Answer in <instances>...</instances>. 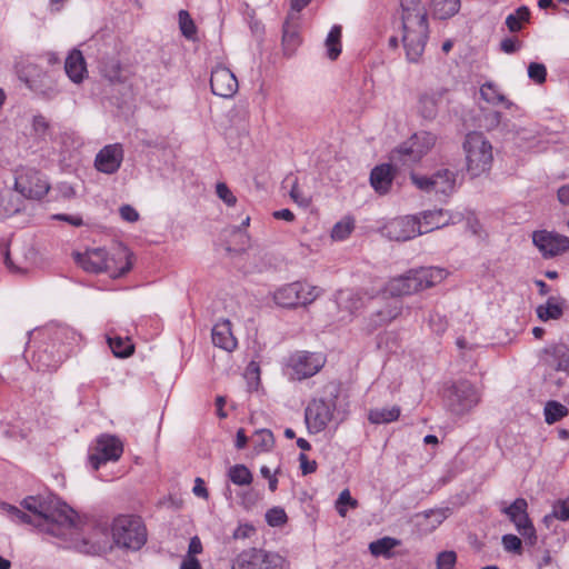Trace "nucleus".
Listing matches in <instances>:
<instances>
[{"label": "nucleus", "instance_id": "473e14b6", "mask_svg": "<svg viewBox=\"0 0 569 569\" xmlns=\"http://www.w3.org/2000/svg\"><path fill=\"white\" fill-rule=\"evenodd\" d=\"M480 97L492 106L502 104L506 109L513 107V103L507 99L499 87L492 81H487L480 87Z\"/></svg>", "mask_w": 569, "mask_h": 569}, {"label": "nucleus", "instance_id": "423d86ee", "mask_svg": "<svg viewBox=\"0 0 569 569\" xmlns=\"http://www.w3.org/2000/svg\"><path fill=\"white\" fill-rule=\"evenodd\" d=\"M467 170L471 177H478L491 167L492 146L481 132H469L463 142Z\"/></svg>", "mask_w": 569, "mask_h": 569}, {"label": "nucleus", "instance_id": "774afa93", "mask_svg": "<svg viewBox=\"0 0 569 569\" xmlns=\"http://www.w3.org/2000/svg\"><path fill=\"white\" fill-rule=\"evenodd\" d=\"M180 569H201V565L194 557L186 556L181 562Z\"/></svg>", "mask_w": 569, "mask_h": 569}, {"label": "nucleus", "instance_id": "c9c22d12", "mask_svg": "<svg viewBox=\"0 0 569 569\" xmlns=\"http://www.w3.org/2000/svg\"><path fill=\"white\" fill-rule=\"evenodd\" d=\"M341 36L342 28L339 24H335L325 41V46L327 49V57L330 60H337L341 53Z\"/></svg>", "mask_w": 569, "mask_h": 569}, {"label": "nucleus", "instance_id": "2eb2a0df", "mask_svg": "<svg viewBox=\"0 0 569 569\" xmlns=\"http://www.w3.org/2000/svg\"><path fill=\"white\" fill-rule=\"evenodd\" d=\"M527 509V500L523 498H517L510 506L503 507L501 512L509 518L523 539L532 546L537 541V535Z\"/></svg>", "mask_w": 569, "mask_h": 569}, {"label": "nucleus", "instance_id": "4468645a", "mask_svg": "<svg viewBox=\"0 0 569 569\" xmlns=\"http://www.w3.org/2000/svg\"><path fill=\"white\" fill-rule=\"evenodd\" d=\"M456 176L457 174L449 169H441L430 177L412 173L411 180L420 190L449 197L456 190Z\"/></svg>", "mask_w": 569, "mask_h": 569}, {"label": "nucleus", "instance_id": "f704fd0d", "mask_svg": "<svg viewBox=\"0 0 569 569\" xmlns=\"http://www.w3.org/2000/svg\"><path fill=\"white\" fill-rule=\"evenodd\" d=\"M400 407L392 406L390 408L371 409L368 413V420L373 425H382L393 422L400 417Z\"/></svg>", "mask_w": 569, "mask_h": 569}, {"label": "nucleus", "instance_id": "6ab92c4d", "mask_svg": "<svg viewBox=\"0 0 569 569\" xmlns=\"http://www.w3.org/2000/svg\"><path fill=\"white\" fill-rule=\"evenodd\" d=\"M450 90L440 86L429 88L420 92L417 101V111L426 120H433L439 111L440 104L447 100Z\"/></svg>", "mask_w": 569, "mask_h": 569}, {"label": "nucleus", "instance_id": "0eeeda50", "mask_svg": "<svg viewBox=\"0 0 569 569\" xmlns=\"http://www.w3.org/2000/svg\"><path fill=\"white\" fill-rule=\"evenodd\" d=\"M321 293V289L306 281H293L277 288L272 293L274 303L280 308L296 309L311 305Z\"/></svg>", "mask_w": 569, "mask_h": 569}, {"label": "nucleus", "instance_id": "052dcab7", "mask_svg": "<svg viewBox=\"0 0 569 569\" xmlns=\"http://www.w3.org/2000/svg\"><path fill=\"white\" fill-rule=\"evenodd\" d=\"M120 217L128 222H136L139 219L138 211L130 204H123L120 207Z\"/></svg>", "mask_w": 569, "mask_h": 569}, {"label": "nucleus", "instance_id": "8fccbe9b", "mask_svg": "<svg viewBox=\"0 0 569 569\" xmlns=\"http://www.w3.org/2000/svg\"><path fill=\"white\" fill-rule=\"evenodd\" d=\"M457 562V555L455 551H441L437 556V569H453Z\"/></svg>", "mask_w": 569, "mask_h": 569}, {"label": "nucleus", "instance_id": "49530a36", "mask_svg": "<svg viewBox=\"0 0 569 569\" xmlns=\"http://www.w3.org/2000/svg\"><path fill=\"white\" fill-rule=\"evenodd\" d=\"M357 508L358 501L353 499L348 489H345L340 492L337 501H336V510L340 517L347 516V507Z\"/></svg>", "mask_w": 569, "mask_h": 569}, {"label": "nucleus", "instance_id": "6e6d98bb", "mask_svg": "<svg viewBox=\"0 0 569 569\" xmlns=\"http://www.w3.org/2000/svg\"><path fill=\"white\" fill-rule=\"evenodd\" d=\"M291 199L301 207H308L311 203V198L306 196L299 188L297 181L293 183L290 190Z\"/></svg>", "mask_w": 569, "mask_h": 569}, {"label": "nucleus", "instance_id": "69168bd1", "mask_svg": "<svg viewBox=\"0 0 569 569\" xmlns=\"http://www.w3.org/2000/svg\"><path fill=\"white\" fill-rule=\"evenodd\" d=\"M399 312H400V307L395 306L393 308H389L386 311H379L378 317L380 318L381 322H389L392 319L397 318Z\"/></svg>", "mask_w": 569, "mask_h": 569}, {"label": "nucleus", "instance_id": "a18cd8bd", "mask_svg": "<svg viewBox=\"0 0 569 569\" xmlns=\"http://www.w3.org/2000/svg\"><path fill=\"white\" fill-rule=\"evenodd\" d=\"M254 448L259 451H267L272 448L274 443L273 435L268 429H260L254 433Z\"/></svg>", "mask_w": 569, "mask_h": 569}, {"label": "nucleus", "instance_id": "c03bdc74", "mask_svg": "<svg viewBox=\"0 0 569 569\" xmlns=\"http://www.w3.org/2000/svg\"><path fill=\"white\" fill-rule=\"evenodd\" d=\"M179 28H180V31L181 33L187 38V39H194L196 34H197V27L191 18V16L189 14V12L187 10H180L179 11Z\"/></svg>", "mask_w": 569, "mask_h": 569}, {"label": "nucleus", "instance_id": "f03ea898", "mask_svg": "<svg viewBox=\"0 0 569 569\" xmlns=\"http://www.w3.org/2000/svg\"><path fill=\"white\" fill-rule=\"evenodd\" d=\"M401 41L409 62H419L428 40L427 11L421 0H401Z\"/></svg>", "mask_w": 569, "mask_h": 569}, {"label": "nucleus", "instance_id": "58836bf2", "mask_svg": "<svg viewBox=\"0 0 569 569\" xmlns=\"http://www.w3.org/2000/svg\"><path fill=\"white\" fill-rule=\"evenodd\" d=\"M569 413V409L556 400H550L546 403L543 409L545 415V421L548 425H553L561 420L562 418L567 417Z\"/></svg>", "mask_w": 569, "mask_h": 569}, {"label": "nucleus", "instance_id": "6e6552de", "mask_svg": "<svg viewBox=\"0 0 569 569\" xmlns=\"http://www.w3.org/2000/svg\"><path fill=\"white\" fill-rule=\"evenodd\" d=\"M480 401L476 387L468 380H459L443 390V403L456 416L470 412Z\"/></svg>", "mask_w": 569, "mask_h": 569}, {"label": "nucleus", "instance_id": "2f4dec72", "mask_svg": "<svg viewBox=\"0 0 569 569\" xmlns=\"http://www.w3.org/2000/svg\"><path fill=\"white\" fill-rule=\"evenodd\" d=\"M298 14L290 10L282 27V44L288 54H291L300 43L297 24L292 23V20L298 19Z\"/></svg>", "mask_w": 569, "mask_h": 569}, {"label": "nucleus", "instance_id": "c756f323", "mask_svg": "<svg viewBox=\"0 0 569 569\" xmlns=\"http://www.w3.org/2000/svg\"><path fill=\"white\" fill-rule=\"evenodd\" d=\"M567 308L566 300L559 297H549L545 305H540L536 309L537 317L541 321L558 320L563 316Z\"/></svg>", "mask_w": 569, "mask_h": 569}, {"label": "nucleus", "instance_id": "5701e85b", "mask_svg": "<svg viewBox=\"0 0 569 569\" xmlns=\"http://www.w3.org/2000/svg\"><path fill=\"white\" fill-rule=\"evenodd\" d=\"M123 154L122 144H107L97 153L94 167L98 171L106 174L116 173L121 167Z\"/></svg>", "mask_w": 569, "mask_h": 569}, {"label": "nucleus", "instance_id": "39448f33", "mask_svg": "<svg viewBox=\"0 0 569 569\" xmlns=\"http://www.w3.org/2000/svg\"><path fill=\"white\" fill-rule=\"evenodd\" d=\"M326 389L328 398L312 399L305 411L307 428L311 433L323 431L335 417L340 389L336 383L328 385Z\"/></svg>", "mask_w": 569, "mask_h": 569}, {"label": "nucleus", "instance_id": "c85d7f7f", "mask_svg": "<svg viewBox=\"0 0 569 569\" xmlns=\"http://www.w3.org/2000/svg\"><path fill=\"white\" fill-rule=\"evenodd\" d=\"M393 179V168L391 164H380L375 167L370 173V183L380 194L389 191Z\"/></svg>", "mask_w": 569, "mask_h": 569}, {"label": "nucleus", "instance_id": "b1692460", "mask_svg": "<svg viewBox=\"0 0 569 569\" xmlns=\"http://www.w3.org/2000/svg\"><path fill=\"white\" fill-rule=\"evenodd\" d=\"M419 227H421L420 234L431 232L436 229L443 228L449 223H456L462 220L461 214H450L443 209L427 210L419 216Z\"/></svg>", "mask_w": 569, "mask_h": 569}, {"label": "nucleus", "instance_id": "dca6fc26", "mask_svg": "<svg viewBox=\"0 0 569 569\" xmlns=\"http://www.w3.org/2000/svg\"><path fill=\"white\" fill-rule=\"evenodd\" d=\"M436 134L428 131L416 132L407 142L396 150L403 163L418 162L436 144Z\"/></svg>", "mask_w": 569, "mask_h": 569}, {"label": "nucleus", "instance_id": "e433bc0d", "mask_svg": "<svg viewBox=\"0 0 569 569\" xmlns=\"http://www.w3.org/2000/svg\"><path fill=\"white\" fill-rule=\"evenodd\" d=\"M108 345L112 351V353L118 358H127L131 356L134 351V346L131 342L130 338L114 336L108 337Z\"/></svg>", "mask_w": 569, "mask_h": 569}, {"label": "nucleus", "instance_id": "393cba45", "mask_svg": "<svg viewBox=\"0 0 569 569\" xmlns=\"http://www.w3.org/2000/svg\"><path fill=\"white\" fill-rule=\"evenodd\" d=\"M106 249L93 248L84 252H74L76 262L87 272L101 273L106 270Z\"/></svg>", "mask_w": 569, "mask_h": 569}, {"label": "nucleus", "instance_id": "ea45409f", "mask_svg": "<svg viewBox=\"0 0 569 569\" xmlns=\"http://www.w3.org/2000/svg\"><path fill=\"white\" fill-rule=\"evenodd\" d=\"M529 19L530 10L526 6H521L506 18V26L510 32H518L522 28L521 23L528 22Z\"/></svg>", "mask_w": 569, "mask_h": 569}, {"label": "nucleus", "instance_id": "13d9d810", "mask_svg": "<svg viewBox=\"0 0 569 569\" xmlns=\"http://www.w3.org/2000/svg\"><path fill=\"white\" fill-rule=\"evenodd\" d=\"M300 469L302 475H309L317 470V462L315 460H309L306 453L299 455Z\"/></svg>", "mask_w": 569, "mask_h": 569}, {"label": "nucleus", "instance_id": "ddd939ff", "mask_svg": "<svg viewBox=\"0 0 569 569\" xmlns=\"http://www.w3.org/2000/svg\"><path fill=\"white\" fill-rule=\"evenodd\" d=\"M540 365L545 368V381H551L553 372L569 376V347L563 342L548 345L541 350Z\"/></svg>", "mask_w": 569, "mask_h": 569}, {"label": "nucleus", "instance_id": "72a5a7b5", "mask_svg": "<svg viewBox=\"0 0 569 569\" xmlns=\"http://www.w3.org/2000/svg\"><path fill=\"white\" fill-rule=\"evenodd\" d=\"M400 540L392 537H383L369 543V551L375 557L390 559L393 556L392 549L400 546Z\"/></svg>", "mask_w": 569, "mask_h": 569}, {"label": "nucleus", "instance_id": "864d4df0", "mask_svg": "<svg viewBox=\"0 0 569 569\" xmlns=\"http://www.w3.org/2000/svg\"><path fill=\"white\" fill-rule=\"evenodd\" d=\"M552 516L561 521L569 520V497L553 505Z\"/></svg>", "mask_w": 569, "mask_h": 569}, {"label": "nucleus", "instance_id": "1a4fd4ad", "mask_svg": "<svg viewBox=\"0 0 569 569\" xmlns=\"http://www.w3.org/2000/svg\"><path fill=\"white\" fill-rule=\"evenodd\" d=\"M19 79L34 93L51 100L59 93V88L52 72L44 71L34 62H26L18 69Z\"/></svg>", "mask_w": 569, "mask_h": 569}, {"label": "nucleus", "instance_id": "f257e3e1", "mask_svg": "<svg viewBox=\"0 0 569 569\" xmlns=\"http://www.w3.org/2000/svg\"><path fill=\"white\" fill-rule=\"evenodd\" d=\"M21 506L29 513L16 506L1 503L2 510L12 521L31 525L54 537H64L76 526L77 512L57 499L30 496L22 500Z\"/></svg>", "mask_w": 569, "mask_h": 569}, {"label": "nucleus", "instance_id": "bf43d9fd", "mask_svg": "<svg viewBox=\"0 0 569 569\" xmlns=\"http://www.w3.org/2000/svg\"><path fill=\"white\" fill-rule=\"evenodd\" d=\"M32 128L37 134L43 136L49 129V122L43 116L38 114L33 117Z\"/></svg>", "mask_w": 569, "mask_h": 569}, {"label": "nucleus", "instance_id": "338daca9", "mask_svg": "<svg viewBox=\"0 0 569 569\" xmlns=\"http://www.w3.org/2000/svg\"><path fill=\"white\" fill-rule=\"evenodd\" d=\"M201 552H202L201 540L199 539V537L194 536L190 539L187 556L194 557L196 555H199Z\"/></svg>", "mask_w": 569, "mask_h": 569}, {"label": "nucleus", "instance_id": "9b49d317", "mask_svg": "<svg viewBox=\"0 0 569 569\" xmlns=\"http://www.w3.org/2000/svg\"><path fill=\"white\" fill-rule=\"evenodd\" d=\"M14 190L31 200H41L50 190L47 178L33 168H21L16 172Z\"/></svg>", "mask_w": 569, "mask_h": 569}, {"label": "nucleus", "instance_id": "5fc2aeb1", "mask_svg": "<svg viewBox=\"0 0 569 569\" xmlns=\"http://www.w3.org/2000/svg\"><path fill=\"white\" fill-rule=\"evenodd\" d=\"M256 533V528L251 523H239L232 533L233 539L244 540L251 538Z\"/></svg>", "mask_w": 569, "mask_h": 569}, {"label": "nucleus", "instance_id": "20e7f679", "mask_svg": "<svg viewBox=\"0 0 569 569\" xmlns=\"http://www.w3.org/2000/svg\"><path fill=\"white\" fill-rule=\"evenodd\" d=\"M447 271L437 267L410 270L403 276L395 278L389 283V291L393 296H407L428 289L441 282Z\"/></svg>", "mask_w": 569, "mask_h": 569}, {"label": "nucleus", "instance_id": "79ce46f5", "mask_svg": "<svg viewBox=\"0 0 569 569\" xmlns=\"http://www.w3.org/2000/svg\"><path fill=\"white\" fill-rule=\"evenodd\" d=\"M355 229V219L345 217L338 221L331 229V239L335 241L346 240Z\"/></svg>", "mask_w": 569, "mask_h": 569}, {"label": "nucleus", "instance_id": "3c124183", "mask_svg": "<svg viewBox=\"0 0 569 569\" xmlns=\"http://www.w3.org/2000/svg\"><path fill=\"white\" fill-rule=\"evenodd\" d=\"M528 76L532 81L541 84L546 81L547 69L542 63L531 62L528 67Z\"/></svg>", "mask_w": 569, "mask_h": 569}, {"label": "nucleus", "instance_id": "4d7b16f0", "mask_svg": "<svg viewBox=\"0 0 569 569\" xmlns=\"http://www.w3.org/2000/svg\"><path fill=\"white\" fill-rule=\"evenodd\" d=\"M121 67L118 61H112L109 66L104 68V76L112 82L121 81Z\"/></svg>", "mask_w": 569, "mask_h": 569}, {"label": "nucleus", "instance_id": "37998d69", "mask_svg": "<svg viewBox=\"0 0 569 569\" xmlns=\"http://www.w3.org/2000/svg\"><path fill=\"white\" fill-rule=\"evenodd\" d=\"M20 211V203L11 193H0V220Z\"/></svg>", "mask_w": 569, "mask_h": 569}, {"label": "nucleus", "instance_id": "680f3d73", "mask_svg": "<svg viewBox=\"0 0 569 569\" xmlns=\"http://www.w3.org/2000/svg\"><path fill=\"white\" fill-rule=\"evenodd\" d=\"M52 218L54 220L66 221L74 227H81L83 224V220L80 216H71L66 213L53 214Z\"/></svg>", "mask_w": 569, "mask_h": 569}, {"label": "nucleus", "instance_id": "0e129e2a", "mask_svg": "<svg viewBox=\"0 0 569 569\" xmlns=\"http://www.w3.org/2000/svg\"><path fill=\"white\" fill-rule=\"evenodd\" d=\"M46 357V353L42 352V351H38L34 357H33V360L34 362L37 363V367H38V370H51V369H56L57 368V363H49V362H46L43 360V358Z\"/></svg>", "mask_w": 569, "mask_h": 569}, {"label": "nucleus", "instance_id": "a211bd4d", "mask_svg": "<svg viewBox=\"0 0 569 569\" xmlns=\"http://www.w3.org/2000/svg\"><path fill=\"white\" fill-rule=\"evenodd\" d=\"M532 242L543 258H552L569 251V238L547 230L532 233Z\"/></svg>", "mask_w": 569, "mask_h": 569}, {"label": "nucleus", "instance_id": "9d476101", "mask_svg": "<svg viewBox=\"0 0 569 569\" xmlns=\"http://www.w3.org/2000/svg\"><path fill=\"white\" fill-rule=\"evenodd\" d=\"M286 563L287 559L276 551L251 547L231 560V569H283Z\"/></svg>", "mask_w": 569, "mask_h": 569}, {"label": "nucleus", "instance_id": "a878e982", "mask_svg": "<svg viewBox=\"0 0 569 569\" xmlns=\"http://www.w3.org/2000/svg\"><path fill=\"white\" fill-rule=\"evenodd\" d=\"M77 548L88 555H101L112 551L113 541L108 540L107 533L102 528H96L89 538H83L77 545Z\"/></svg>", "mask_w": 569, "mask_h": 569}, {"label": "nucleus", "instance_id": "cd10ccee", "mask_svg": "<svg viewBox=\"0 0 569 569\" xmlns=\"http://www.w3.org/2000/svg\"><path fill=\"white\" fill-rule=\"evenodd\" d=\"M67 76L74 83H80L87 74V67L83 54L80 50L73 49L64 62Z\"/></svg>", "mask_w": 569, "mask_h": 569}, {"label": "nucleus", "instance_id": "de8ad7c7", "mask_svg": "<svg viewBox=\"0 0 569 569\" xmlns=\"http://www.w3.org/2000/svg\"><path fill=\"white\" fill-rule=\"evenodd\" d=\"M288 520L286 511L280 507H273L266 512V521L271 527H280Z\"/></svg>", "mask_w": 569, "mask_h": 569}, {"label": "nucleus", "instance_id": "aec40b11", "mask_svg": "<svg viewBox=\"0 0 569 569\" xmlns=\"http://www.w3.org/2000/svg\"><path fill=\"white\" fill-rule=\"evenodd\" d=\"M387 237L395 241L410 240L421 232L418 216L396 218L385 226Z\"/></svg>", "mask_w": 569, "mask_h": 569}, {"label": "nucleus", "instance_id": "09e8293b", "mask_svg": "<svg viewBox=\"0 0 569 569\" xmlns=\"http://www.w3.org/2000/svg\"><path fill=\"white\" fill-rule=\"evenodd\" d=\"M503 549L508 552L520 555L522 552V542L519 537L512 533L503 535L501 539Z\"/></svg>", "mask_w": 569, "mask_h": 569}, {"label": "nucleus", "instance_id": "7ed1b4c3", "mask_svg": "<svg viewBox=\"0 0 569 569\" xmlns=\"http://www.w3.org/2000/svg\"><path fill=\"white\" fill-rule=\"evenodd\" d=\"M113 548L138 551L147 542V528L142 519L133 515H119L111 522Z\"/></svg>", "mask_w": 569, "mask_h": 569}, {"label": "nucleus", "instance_id": "f8f14e48", "mask_svg": "<svg viewBox=\"0 0 569 569\" xmlns=\"http://www.w3.org/2000/svg\"><path fill=\"white\" fill-rule=\"evenodd\" d=\"M326 358L322 353L300 350L291 353L287 360V368L293 380H303L317 375L325 366Z\"/></svg>", "mask_w": 569, "mask_h": 569}, {"label": "nucleus", "instance_id": "4be33fe9", "mask_svg": "<svg viewBox=\"0 0 569 569\" xmlns=\"http://www.w3.org/2000/svg\"><path fill=\"white\" fill-rule=\"evenodd\" d=\"M132 253L124 246H117L111 252L106 250V270L111 278H120L132 268Z\"/></svg>", "mask_w": 569, "mask_h": 569}, {"label": "nucleus", "instance_id": "4c0bfd02", "mask_svg": "<svg viewBox=\"0 0 569 569\" xmlns=\"http://www.w3.org/2000/svg\"><path fill=\"white\" fill-rule=\"evenodd\" d=\"M433 13L445 20L455 16L460 9V0H432Z\"/></svg>", "mask_w": 569, "mask_h": 569}, {"label": "nucleus", "instance_id": "bb28decb", "mask_svg": "<svg viewBox=\"0 0 569 569\" xmlns=\"http://www.w3.org/2000/svg\"><path fill=\"white\" fill-rule=\"evenodd\" d=\"M212 343L226 351H232L237 347V340L231 331V322L228 319L218 321L211 332Z\"/></svg>", "mask_w": 569, "mask_h": 569}, {"label": "nucleus", "instance_id": "f3484780", "mask_svg": "<svg viewBox=\"0 0 569 569\" xmlns=\"http://www.w3.org/2000/svg\"><path fill=\"white\" fill-rule=\"evenodd\" d=\"M123 453V443L111 435H101L97 439L94 452L89 455V463L98 470L101 465L108 461H118Z\"/></svg>", "mask_w": 569, "mask_h": 569}, {"label": "nucleus", "instance_id": "a19ab883", "mask_svg": "<svg viewBox=\"0 0 569 569\" xmlns=\"http://www.w3.org/2000/svg\"><path fill=\"white\" fill-rule=\"evenodd\" d=\"M230 481L237 486H249L252 480L251 471L244 465H234L228 471Z\"/></svg>", "mask_w": 569, "mask_h": 569}, {"label": "nucleus", "instance_id": "7c9ffc66", "mask_svg": "<svg viewBox=\"0 0 569 569\" xmlns=\"http://www.w3.org/2000/svg\"><path fill=\"white\" fill-rule=\"evenodd\" d=\"M371 299L366 292L346 290L340 291L338 296V305L341 309L356 313L362 309L367 302Z\"/></svg>", "mask_w": 569, "mask_h": 569}, {"label": "nucleus", "instance_id": "e2e57ef3", "mask_svg": "<svg viewBox=\"0 0 569 569\" xmlns=\"http://www.w3.org/2000/svg\"><path fill=\"white\" fill-rule=\"evenodd\" d=\"M500 48L505 53H513L520 48L517 39L506 38L500 42Z\"/></svg>", "mask_w": 569, "mask_h": 569}, {"label": "nucleus", "instance_id": "603ef678", "mask_svg": "<svg viewBox=\"0 0 569 569\" xmlns=\"http://www.w3.org/2000/svg\"><path fill=\"white\" fill-rule=\"evenodd\" d=\"M217 196L229 207H232L237 202V198L233 196L231 190L224 182L217 183L216 187Z\"/></svg>", "mask_w": 569, "mask_h": 569}, {"label": "nucleus", "instance_id": "412c9836", "mask_svg": "<svg viewBox=\"0 0 569 569\" xmlns=\"http://www.w3.org/2000/svg\"><path fill=\"white\" fill-rule=\"evenodd\" d=\"M210 87L213 94L221 98H231L238 91L239 84L230 69L224 66H217L211 71Z\"/></svg>", "mask_w": 569, "mask_h": 569}]
</instances>
